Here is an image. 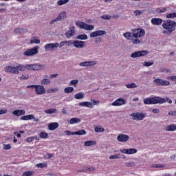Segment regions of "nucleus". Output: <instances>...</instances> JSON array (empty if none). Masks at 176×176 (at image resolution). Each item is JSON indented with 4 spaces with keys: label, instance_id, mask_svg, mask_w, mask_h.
I'll return each mask as SVG.
<instances>
[{
    "label": "nucleus",
    "instance_id": "obj_25",
    "mask_svg": "<svg viewBox=\"0 0 176 176\" xmlns=\"http://www.w3.org/2000/svg\"><path fill=\"white\" fill-rule=\"evenodd\" d=\"M45 69V65L33 64V71H41Z\"/></svg>",
    "mask_w": 176,
    "mask_h": 176
},
{
    "label": "nucleus",
    "instance_id": "obj_57",
    "mask_svg": "<svg viewBox=\"0 0 176 176\" xmlns=\"http://www.w3.org/2000/svg\"><path fill=\"white\" fill-rule=\"evenodd\" d=\"M168 80H172L173 82H176V76H170L167 78Z\"/></svg>",
    "mask_w": 176,
    "mask_h": 176
},
{
    "label": "nucleus",
    "instance_id": "obj_14",
    "mask_svg": "<svg viewBox=\"0 0 176 176\" xmlns=\"http://www.w3.org/2000/svg\"><path fill=\"white\" fill-rule=\"evenodd\" d=\"M155 83L157 86H169L170 82L167 80H164L160 78H157L154 80Z\"/></svg>",
    "mask_w": 176,
    "mask_h": 176
},
{
    "label": "nucleus",
    "instance_id": "obj_15",
    "mask_svg": "<svg viewBox=\"0 0 176 176\" xmlns=\"http://www.w3.org/2000/svg\"><path fill=\"white\" fill-rule=\"evenodd\" d=\"M4 71H5V72H10L11 74H15L16 75H17V74H19V69H17V67H12V66H7L4 68Z\"/></svg>",
    "mask_w": 176,
    "mask_h": 176
},
{
    "label": "nucleus",
    "instance_id": "obj_30",
    "mask_svg": "<svg viewBox=\"0 0 176 176\" xmlns=\"http://www.w3.org/2000/svg\"><path fill=\"white\" fill-rule=\"evenodd\" d=\"M74 98L76 100H82V98H85V94L83 92H78L74 95Z\"/></svg>",
    "mask_w": 176,
    "mask_h": 176
},
{
    "label": "nucleus",
    "instance_id": "obj_9",
    "mask_svg": "<svg viewBox=\"0 0 176 176\" xmlns=\"http://www.w3.org/2000/svg\"><path fill=\"white\" fill-rule=\"evenodd\" d=\"M149 54V52L142 50V51H138L132 53L131 54V57L132 58H137L138 57H144V56H148Z\"/></svg>",
    "mask_w": 176,
    "mask_h": 176
},
{
    "label": "nucleus",
    "instance_id": "obj_59",
    "mask_svg": "<svg viewBox=\"0 0 176 176\" xmlns=\"http://www.w3.org/2000/svg\"><path fill=\"white\" fill-rule=\"evenodd\" d=\"M65 44L67 45V46H71V45H74V41L72 40L65 41Z\"/></svg>",
    "mask_w": 176,
    "mask_h": 176
},
{
    "label": "nucleus",
    "instance_id": "obj_19",
    "mask_svg": "<svg viewBox=\"0 0 176 176\" xmlns=\"http://www.w3.org/2000/svg\"><path fill=\"white\" fill-rule=\"evenodd\" d=\"M117 140L119 142H127L130 140V137L126 134H120L118 135Z\"/></svg>",
    "mask_w": 176,
    "mask_h": 176
},
{
    "label": "nucleus",
    "instance_id": "obj_34",
    "mask_svg": "<svg viewBox=\"0 0 176 176\" xmlns=\"http://www.w3.org/2000/svg\"><path fill=\"white\" fill-rule=\"evenodd\" d=\"M74 135H86L87 134V132L86 131L81 129L78 131L74 132Z\"/></svg>",
    "mask_w": 176,
    "mask_h": 176
},
{
    "label": "nucleus",
    "instance_id": "obj_60",
    "mask_svg": "<svg viewBox=\"0 0 176 176\" xmlns=\"http://www.w3.org/2000/svg\"><path fill=\"white\" fill-rule=\"evenodd\" d=\"M65 135H74V132H71L69 130L65 131Z\"/></svg>",
    "mask_w": 176,
    "mask_h": 176
},
{
    "label": "nucleus",
    "instance_id": "obj_58",
    "mask_svg": "<svg viewBox=\"0 0 176 176\" xmlns=\"http://www.w3.org/2000/svg\"><path fill=\"white\" fill-rule=\"evenodd\" d=\"M34 140H35V138H34V136H32V137L27 138L26 141L27 142H32Z\"/></svg>",
    "mask_w": 176,
    "mask_h": 176
},
{
    "label": "nucleus",
    "instance_id": "obj_47",
    "mask_svg": "<svg viewBox=\"0 0 176 176\" xmlns=\"http://www.w3.org/2000/svg\"><path fill=\"white\" fill-rule=\"evenodd\" d=\"M16 68L18 69V71H25L26 69L25 65H19L18 66H16Z\"/></svg>",
    "mask_w": 176,
    "mask_h": 176
},
{
    "label": "nucleus",
    "instance_id": "obj_44",
    "mask_svg": "<svg viewBox=\"0 0 176 176\" xmlns=\"http://www.w3.org/2000/svg\"><path fill=\"white\" fill-rule=\"evenodd\" d=\"M34 173L35 172H34V170L26 171L23 173V176H32V175H34Z\"/></svg>",
    "mask_w": 176,
    "mask_h": 176
},
{
    "label": "nucleus",
    "instance_id": "obj_18",
    "mask_svg": "<svg viewBox=\"0 0 176 176\" xmlns=\"http://www.w3.org/2000/svg\"><path fill=\"white\" fill-rule=\"evenodd\" d=\"M121 153H124L125 155H134V153H137L138 151L135 148H124L120 151Z\"/></svg>",
    "mask_w": 176,
    "mask_h": 176
},
{
    "label": "nucleus",
    "instance_id": "obj_20",
    "mask_svg": "<svg viewBox=\"0 0 176 176\" xmlns=\"http://www.w3.org/2000/svg\"><path fill=\"white\" fill-rule=\"evenodd\" d=\"M52 83V81L49 79V76L44 75L43 78L41 80V85L42 86H47Z\"/></svg>",
    "mask_w": 176,
    "mask_h": 176
},
{
    "label": "nucleus",
    "instance_id": "obj_39",
    "mask_svg": "<svg viewBox=\"0 0 176 176\" xmlns=\"http://www.w3.org/2000/svg\"><path fill=\"white\" fill-rule=\"evenodd\" d=\"M126 167H135V162L134 161L127 162L125 163Z\"/></svg>",
    "mask_w": 176,
    "mask_h": 176
},
{
    "label": "nucleus",
    "instance_id": "obj_7",
    "mask_svg": "<svg viewBox=\"0 0 176 176\" xmlns=\"http://www.w3.org/2000/svg\"><path fill=\"white\" fill-rule=\"evenodd\" d=\"M97 65V61L96 60H86L79 63L80 67H85L86 68H91Z\"/></svg>",
    "mask_w": 176,
    "mask_h": 176
},
{
    "label": "nucleus",
    "instance_id": "obj_10",
    "mask_svg": "<svg viewBox=\"0 0 176 176\" xmlns=\"http://www.w3.org/2000/svg\"><path fill=\"white\" fill-rule=\"evenodd\" d=\"M107 34L105 30H97L89 34L90 38H96V36H102Z\"/></svg>",
    "mask_w": 176,
    "mask_h": 176
},
{
    "label": "nucleus",
    "instance_id": "obj_54",
    "mask_svg": "<svg viewBox=\"0 0 176 176\" xmlns=\"http://www.w3.org/2000/svg\"><path fill=\"white\" fill-rule=\"evenodd\" d=\"M25 68L28 71H34L33 64L32 65H25Z\"/></svg>",
    "mask_w": 176,
    "mask_h": 176
},
{
    "label": "nucleus",
    "instance_id": "obj_45",
    "mask_svg": "<svg viewBox=\"0 0 176 176\" xmlns=\"http://www.w3.org/2000/svg\"><path fill=\"white\" fill-rule=\"evenodd\" d=\"M94 170H96V168H94V167L86 166L83 168L82 171L83 173H85L86 171H94Z\"/></svg>",
    "mask_w": 176,
    "mask_h": 176
},
{
    "label": "nucleus",
    "instance_id": "obj_17",
    "mask_svg": "<svg viewBox=\"0 0 176 176\" xmlns=\"http://www.w3.org/2000/svg\"><path fill=\"white\" fill-rule=\"evenodd\" d=\"M126 104V100L122 98L117 99L116 101L111 103L113 107H120L121 105H124Z\"/></svg>",
    "mask_w": 176,
    "mask_h": 176
},
{
    "label": "nucleus",
    "instance_id": "obj_53",
    "mask_svg": "<svg viewBox=\"0 0 176 176\" xmlns=\"http://www.w3.org/2000/svg\"><path fill=\"white\" fill-rule=\"evenodd\" d=\"M110 160H112L113 159H120V154L114 155H110L109 157Z\"/></svg>",
    "mask_w": 176,
    "mask_h": 176
},
{
    "label": "nucleus",
    "instance_id": "obj_56",
    "mask_svg": "<svg viewBox=\"0 0 176 176\" xmlns=\"http://www.w3.org/2000/svg\"><path fill=\"white\" fill-rule=\"evenodd\" d=\"M54 91H58V88L54 87V88L50 89L47 90V93H53Z\"/></svg>",
    "mask_w": 176,
    "mask_h": 176
},
{
    "label": "nucleus",
    "instance_id": "obj_29",
    "mask_svg": "<svg viewBox=\"0 0 176 176\" xmlns=\"http://www.w3.org/2000/svg\"><path fill=\"white\" fill-rule=\"evenodd\" d=\"M97 142L94 140H88L85 142L84 146H93V145H96Z\"/></svg>",
    "mask_w": 176,
    "mask_h": 176
},
{
    "label": "nucleus",
    "instance_id": "obj_61",
    "mask_svg": "<svg viewBox=\"0 0 176 176\" xmlns=\"http://www.w3.org/2000/svg\"><path fill=\"white\" fill-rule=\"evenodd\" d=\"M28 120H32V119H35V116L32 114L27 115Z\"/></svg>",
    "mask_w": 176,
    "mask_h": 176
},
{
    "label": "nucleus",
    "instance_id": "obj_16",
    "mask_svg": "<svg viewBox=\"0 0 176 176\" xmlns=\"http://www.w3.org/2000/svg\"><path fill=\"white\" fill-rule=\"evenodd\" d=\"M75 34H76L75 27H72L69 28V30L65 33V35L67 39H69V38L74 36Z\"/></svg>",
    "mask_w": 176,
    "mask_h": 176
},
{
    "label": "nucleus",
    "instance_id": "obj_24",
    "mask_svg": "<svg viewBox=\"0 0 176 176\" xmlns=\"http://www.w3.org/2000/svg\"><path fill=\"white\" fill-rule=\"evenodd\" d=\"M164 130L166 131H176V124H170L166 125L164 128Z\"/></svg>",
    "mask_w": 176,
    "mask_h": 176
},
{
    "label": "nucleus",
    "instance_id": "obj_32",
    "mask_svg": "<svg viewBox=\"0 0 176 176\" xmlns=\"http://www.w3.org/2000/svg\"><path fill=\"white\" fill-rule=\"evenodd\" d=\"M76 39H79L80 41H86V39H88L87 34H79L76 37Z\"/></svg>",
    "mask_w": 176,
    "mask_h": 176
},
{
    "label": "nucleus",
    "instance_id": "obj_62",
    "mask_svg": "<svg viewBox=\"0 0 176 176\" xmlns=\"http://www.w3.org/2000/svg\"><path fill=\"white\" fill-rule=\"evenodd\" d=\"M12 148V146H10V144H5L3 146V148L6 151H8V149H10Z\"/></svg>",
    "mask_w": 176,
    "mask_h": 176
},
{
    "label": "nucleus",
    "instance_id": "obj_41",
    "mask_svg": "<svg viewBox=\"0 0 176 176\" xmlns=\"http://www.w3.org/2000/svg\"><path fill=\"white\" fill-rule=\"evenodd\" d=\"M125 86L127 89H135L136 87H138L137 85L134 82H132L131 84H126Z\"/></svg>",
    "mask_w": 176,
    "mask_h": 176
},
{
    "label": "nucleus",
    "instance_id": "obj_2",
    "mask_svg": "<svg viewBox=\"0 0 176 176\" xmlns=\"http://www.w3.org/2000/svg\"><path fill=\"white\" fill-rule=\"evenodd\" d=\"M162 27L164 30H166L163 31V34L171 35V34L175 31L176 22L171 20L164 21L162 24Z\"/></svg>",
    "mask_w": 176,
    "mask_h": 176
},
{
    "label": "nucleus",
    "instance_id": "obj_64",
    "mask_svg": "<svg viewBox=\"0 0 176 176\" xmlns=\"http://www.w3.org/2000/svg\"><path fill=\"white\" fill-rule=\"evenodd\" d=\"M8 113V110L7 109H1L0 110V115H5V113Z\"/></svg>",
    "mask_w": 176,
    "mask_h": 176
},
{
    "label": "nucleus",
    "instance_id": "obj_12",
    "mask_svg": "<svg viewBox=\"0 0 176 176\" xmlns=\"http://www.w3.org/2000/svg\"><path fill=\"white\" fill-rule=\"evenodd\" d=\"M73 46L76 49H83L86 46V43L79 40H74Z\"/></svg>",
    "mask_w": 176,
    "mask_h": 176
},
{
    "label": "nucleus",
    "instance_id": "obj_55",
    "mask_svg": "<svg viewBox=\"0 0 176 176\" xmlns=\"http://www.w3.org/2000/svg\"><path fill=\"white\" fill-rule=\"evenodd\" d=\"M144 67H151V65H153V62H146L145 61L143 63Z\"/></svg>",
    "mask_w": 176,
    "mask_h": 176
},
{
    "label": "nucleus",
    "instance_id": "obj_4",
    "mask_svg": "<svg viewBox=\"0 0 176 176\" xmlns=\"http://www.w3.org/2000/svg\"><path fill=\"white\" fill-rule=\"evenodd\" d=\"M76 27H78L80 30H86V31H93L94 30V25H89L85 22L78 21L76 22Z\"/></svg>",
    "mask_w": 176,
    "mask_h": 176
},
{
    "label": "nucleus",
    "instance_id": "obj_11",
    "mask_svg": "<svg viewBox=\"0 0 176 176\" xmlns=\"http://www.w3.org/2000/svg\"><path fill=\"white\" fill-rule=\"evenodd\" d=\"M34 89L36 94H38V96H41L42 94H45V93H46V89H45V87L42 85H36Z\"/></svg>",
    "mask_w": 176,
    "mask_h": 176
},
{
    "label": "nucleus",
    "instance_id": "obj_28",
    "mask_svg": "<svg viewBox=\"0 0 176 176\" xmlns=\"http://www.w3.org/2000/svg\"><path fill=\"white\" fill-rule=\"evenodd\" d=\"M58 122H52L48 125L49 130L53 131L56 130V129H58Z\"/></svg>",
    "mask_w": 176,
    "mask_h": 176
},
{
    "label": "nucleus",
    "instance_id": "obj_22",
    "mask_svg": "<svg viewBox=\"0 0 176 176\" xmlns=\"http://www.w3.org/2000/svg\"><path fill=\"white\" fill-rule=\"evenodd\" d=\"M162 23H163V19H162L160 18H153L151 19V23L153 25H160V24H162Z\"/></svg>",
    "mask_w": 176,
    "mask_h": 176
},
{
    "label": "nucleus",
    "instance_id": "obj_63",
    "mask_svg": "<svg viewBox=\"0 0 176 176\" xmlns=\"http://www.w3.org/2000/svg\"><path fill=\"white\" fill-rule=\"evenodd\" d=\"M168 115L170 116H176V111H169L168 112Z\"/></svg>",
    "mask_w": 176,
    "mask_h": 176
},
{
    "label": "nucleus",
    "instance_id": "obj_6",
    "mask_svg": "<svg viewBox=\"0 0 176 176\" xmlns=\"http://www.w3.org/2000/svg\"><path fill=\"white\" fill-rule=\"evenodd\" d=\"M133 120H144L146 118V113L142 112L132 113L130 114Z\"/></svg>",
    "mask_w": 176,
    "mask_h": 176
},
{
    "label": "nucleus",
    "instance_id": "obj_50",
    "mask_svg": "<svg viewBox=\"0 0 176 176\" xmlns=\"http://www.w3.org/2000/svg\"><path fill=\"white\" fill-rule=\"evenodd\" d=\"M36 166L38 168H43L44 167H47V164H46L45 163L37 164Z\"/></svg>",
    "mask_w": 176,
    "mask_h": 176
},
{
    "label": "nucleus",
    "instance_id": "obj_51",
    "mask_svg": "<svg viewBox=\"0 0 176 176\" xmlns=\"http://www.w3.org/2000/svg\"><path fill=\"white\" fill-rule=\"evenodd\" d=\"M91 104L93 107V105H100V101L96 100L94 99L91 100Z\"/></svg>",
    "mask_w": 176,
    "mask_h": 176
},
{
    "label": "nucleus",
    "instance_id": "obj_42",
    "mask_svg": "<svg viewBox=\"0 0 176 176\" xmlns=\"http://www.w3.org/2000/svg\"><path fill=\"white\" fill-rule=\"evenodd\" d=\"M30 43H36V45H39V43H41V40L38 39L36 37H34L32 40H30Z\"/></svg>",
    "mask_w": 176,
    "mask_h": 176
},
{
    "label": "nucleus",
    "instance_id": "obj_31",
    "mask_svg": "<svg viewBox=\"0 0 176 176\" xmlns=\"http://www.w3.org/2000/svg\"><path fill=\"white\" fill-rule=\"evenodd\" d=\"M80 118H72L69 120V124H75L76 123H80Z\"/></svg>",
    "mask_w": 176,
    "mask_h": 176
},
{
    "label": "nucleus",
    "instance_id": "obj_13",
    "mask_svg": "<svg viewBox=\"0 0 176 176\" xmlns=\"http://www.w3.org/2000/svg\"><path fill=\"white\" fill-rule=\"evenodd\" d=\"M57 47H58V43L46 44L44 47L45 50H52V52L56 50Z\"/></svg>",
    "mask_w": 176,
    "mask_h": 176
},
{
    "label": "nucleus",
    "instance_id": "obj_43",
    "mask_svg": "<svg viewBox=\"0 0 176 176\" xmlns=\"http://www.w3.org/2000/svg\"><path fill=\"white\" fill-rule=\"evenodd\" d=\"M40 138H47L49 137V134H47V133L46 132H41L38 134Z\"/></svg>",
    "mask_w": 176,
    "mask_h": 176
},
{
    "label": "nucleus",
    "instance_id": "obj_40",
    "mask_svg": "<svg viewBox=\"0 0 176 176\" xmlns=\"http://www.w3.org/2000/svg\"><path fill=\"white\" fill-rule=\"evenodd\" d=\"M166 19H176V12H171L166 15Z\"/></svg>",
    "mask_w": 176,
    "mask_h": 176
},
{
    "label": "nucleus",
    "instance_id": "obj_23",
    "mask_svg": "<svg viewBox=\"0 0 176 176\" xmlns=\"http://www.w3.org/2000/svg\"><path fill=\"white\" fill-rule=\"evenodd\" d=\"M133 33L127 32L123 34V36L126 38L128 41H131L133 42V40L134 39V36H133Z\"/></svg>",
    "mask_w": 176,
    "mask_h": 176
},
{
    "label": "nucleus",
    "instance_id": "obj_5",
    "mask_svg": "<svg viewBox=\"0 0 176 176\" xmlns=\"http://www.w3.org/2000/svg\"><path fill=\"white\" fill-rule=\"evenodd\" d=\"M38 52H39V47L36 46L33 48H31L25 51L23 55L25 57H32V56H35V54H38Z\"/></svg>",
    "mask_w": 176,
    "mask_h": 176
},
{
    "label": "nucleus",
    "instance_id": "obj_26",
    "mask_svg": "<svg viewBox=\"0 0 176 176\" xmlns=\"http://www.w3.org/2000/svg\"><path fill=\"white\" fill-rule=\"evenodd\" d=\"M80 107H86L87 108H93V104L90 102H81L78 103Z\"/></svg>",
    "mask_w": 176,
    "mask_h": 176
},
{
    "label": "nucleus",
    "instance_id": "obj_21",
    "mask_svg": "<svg viewBox=\"0 0 176 176\" xmlns=\"http://www.w3.org/2000/svg\"><path fill=\"white\" fill-rule=\"evenodd\" d=\"M12 115H14V116H23V115H25V110H14L12 111Z\"/></svg>",
    "mask_w": 176,
    "mask_h": 176
},
{
    "label": "nucleus",
    "instance_id": "obj_37",
    "mask_svg": "<svg viewBox=\"0 0 176 176\" xmlns=\"http://www.w3.org/2000/svg\"><path fill=\"white\" fill-rule=\"evenodd\" d=\"M68 2H69V0H58L57 1V6H63V5H65V3H68Z\"/></svg>",
    "mask_w": 176,
    "mask_h": 176
},
{
    "label": "nucleus",
    "instance_id": "obj_33",
    "mask_svg": "<svg viewBox=\"0 0 176 176\" xmlns=\"http://www.w3.org/2000/svg\"><path fill=\"white\" fill-rule=\"evenodd\" d=\"M45 113H47V115H52V113H57L56 109H49L47 110H45Z\"/></svg>",
    "mask_w": 176,
    "mask_h": 176
},
{
    "label": "nucleus",
    "instance_id": "obj_38",
    "mask_svg": "<svg viewBox=\"0 0 176 176\" xmlns=\"http://www.w3.org/2000/svg\"><path fill=\"white\" fill-rule=\"evenodd\" d=\"M151 168H163L164 165L157 164H153L150 166Z\"/></svg>",
    "mask_w": 176,
    "mask_h": 176
},
{
    "label": "nucleus",
    "instance_id": "obj_27",
    "mask_svg": "<svg viewBox=\"0 0 176 176\" xmlns=\"http://www.w3.org/2000/svg\"><path fill=\"white\" fill-rule=\"evenodd\" d=\"M14 32L15 34H25V33L28 32V30L24 29V28H16L14 30Z\"/></svg>",
    "mask_w": 176,
    "mask_h": 176
},
{
    "label": "nucleus",
    "instance_id": "obj_36",
    "mask_svg": "<svg viewBox=\"0 0 176 176\" xmlns=\"http://www.w3.org/2000/svg\"><path fill=\"white\" fill-rule=\"evenodd\" d=\"M94 130L96 133H104L105 131V129L101 127V126H95Z\"/></svg>",
    "mask_w": 176,
    "mask_h": 176
},
{
    "label": "nucleus",
    "instance_id": "obj_3",
    "mask_svg": "<svg viewBox=\"0 0 176 176\" xmlns=\"http://www.w3.org/2000/svg\"><path fill=\"white\" fill-rule=\"evenodd\" d=\"M131 32H133V36L134 38L132 40V43L133 45H140L142 41L138 39V38H142L145 35V30L142 28H134L131 30Z\"/></svg>",
    "mask_w": 176,
    "mask_h": 176
},
{
    "label": "nucleus",
    "instance_id": "obj_8",
    "mask_svg": "<svg viewBox=\"0 0 176 176\" xmlns=\"http://www.w3.org/2000/svg\"><path fill=\"white\" fill-rule=\"evenodd\" d=\"M65 19H67V12H65V11H62L59 13L57 18L50 21V25H52L53 23H57V21H60V20H65Z\"/></svg>",
    "mask_w": 176,
    "mask_h": 176
},
{
    "label": "nucleus",
    "instance_id": "obj_46",
    "mask_svg": "<svg viewBox=\"0 0 176 176\" xmlns=\"http://www.w3.org/2000/svg\"><path fill=\"white\" fill-rule=\"evenodd\" d=\"M79 83V80H72L69 82L70 86H74V87H76V85Z\"/></svg>",
    "mask_w": 176,
    "mask_h": 176
},
{
    "label": "nucleus",
    "instance_id": "obj_49",
    "mask_svg": "<svg viewBox=\"0 0 176 176\" xmlns=\"http://www.w3.org/2000/svg\"><path fill=\"white\" fill-rule=\"evenodd\" d=\"M111 15L104 14L100 16V19H102L103 20H111Z\"/></svg>",
    "mask_w": 176,
    "mask_h": 176
},
{
    "label": "nucleus",
    "instance_id": "obj_1",
    "mask_svg": "<svg viewBox=\"0 0 176 176\" xmlns=\"http://www.w3.org/2000/svg\"><path fill=\"white\" fill-rule=\"evenodd\" d=\"M164 102H168V104H173L171 99L166 98H162L156 96L154 98H147L144 99V104L145 105L155 104H164Z\"/></svg>",
    "mask_w": 176,
    "mask_h": 176
},
{
    "label": "nucleus",
    "instance_id": "obj_48",
    "mask_svg": "<svg viewBox=\"0 0 176 176\" xmlns=\"http://www.w3.org/2000/svg\"><path fill=\"white\" fill-rule=\"evenodd\" d=\"M133 13L135 16H140V15L144 14V11L140 10H134Z\"/></svg>",
    "mask_w": 176,
    "mask_h": 176
},
{
    "label": "nucleus",
    "instance_id": "obj_52",
    "mask_svg": "<svg viewBox=\"0 0 176 176\" xmlns=\"http://www.w3.org/2000/svg\"><path fill=\"white\" fill-rule=\"evenodd\" d=\"M29 76L27 74H22L21 76L19 78V79L23 80H27L28 79Z\"/></svg>",
    "mask_w": 176,
    "mask_h": 176
},
{
    "label": "nucleus",
    "instance_id": "obj_35",
    "mask_svg": "<svg viewBox=\"0 0 176 176\" xmlns=\"http://www.w3.org/2000/svg\"><path fill=\"white\" fill-rule=\"evenodd\" d=\"M74 90H75L74 89V87H67L64 89V92L66 94H69V93H72L74 91Z\"/></svg>",
    "mask_w": 176,
    "mask_h": 176
}]
</instances>
